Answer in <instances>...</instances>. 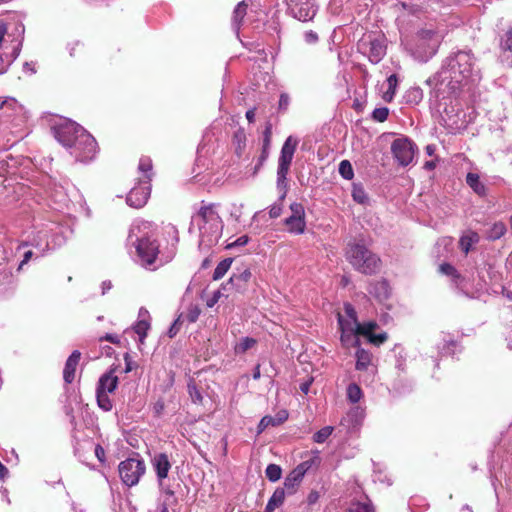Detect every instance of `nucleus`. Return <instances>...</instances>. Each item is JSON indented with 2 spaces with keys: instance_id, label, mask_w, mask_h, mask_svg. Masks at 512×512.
Returning <instances> with one entry per match:
<instances>
[{
  "instance_id": "obj_1",
  "label": "nucleus",
  "mask_w": 512,
  "mask_h": 512,
  "mask_svg": "<svg viewBox=\"0 0 512 512\" xmlns=\"http://www.w3.org/2000/svg\"><path fill=\"white\" fill-rule=\"evenodd\" d=\"M54 137L79 162L91 161L97 153L95 138L83 127L68 119H62L52 127Z\"/></svg>"
},
{
  "instance_id": "obj_2",
  "label": "nucleus",
  "mask_w": 512,
  "mask_h": 512,
  "mask_svg": "<svg viewBox=\"0 0 512 512\" xmlns=\"http://www.w3.org/2000/svg\"><path fill=\"white\" fill-rule=\"evenodd\" d=\"M152 230L153 224L142 220L132 225L128 235V242L135 246L139 263L146 268L155 264L159 253V245L152 239Z\"/></svg>"
},
{
  "instance_id": "obj_3",
  "label": "nucleus",
  "mask_w": 512,
  "mask_h": 512,
  "mask_svg": "<svg viewBox=\"0 0 512 512\" xmlns=\"http://www.w3.org/2000/svg\"><path fill=\"white\" fill-rule=\"evenodd\" d=\"M441 41L440 34H404L401 38L405 49L420 62H426L432 58Z\"/></svg>"
},
{
  "instance_id": "obj_4",
  "label": "nucleus",
  "mask_w": 512,
  "mask_h": 512,
  "mask_svg": "<svg viewBox=\"0 0 512 512\" xmlns=\"http://www.w3.org/2000/svg\"><path fill=\"white\" fill-rule=\"evenodd\" d=\"M198 230L200 233L199 246L210 247L216 243L222 229L221 219L214 204L202 205L197 214Z\"/></svg>"
},
{
  "instance_id": "obj_5",
  "label": "nucleus",
  "mask_w": 512,
  "mask_h": 512,
  "mask_svg": "<svg viewBox=\"0 0 512 512\" xmlns=\"http://www.w3.org/2000/svg\"><path fill=\"white\" fill-rule=\"evenodd\" d=\"M445 73L448 74L447 78H450L451 82L457 84L478 77L474 58L470 52L466 51H459L447 59Z\"/></svg>"
},
{
  "instance_id": "obj_6",
  "label": "nucleus",
  "mask_w": 512,
  "mask_h": 512,
  "mask_svg": "<svg viewBox=\"0 0 512 512\" xmlns=\"http://www.w3.org/2000/svg\"><path fill=\"white\" fill-rule=\"evenodd\" d=\"M346 259L355 270L366 275H373L380 270V258L361 243H349Z\"/></svg>"
},
{
  "instance_id": "obj_7",
  "label": "nucleus",
  "mask_w": 512,
  "mask_h": 512,
  "mask_svg": "<svg viewBox=\"0 0 512 512\" xmlns=\"http://www.w3.org/2000/svg\"><path fill=\"white\" fill-rule=\"evenodd\" d=\"M138 170L143 174L137 186H134L127 195L126 202L133 208H142L148 201L151 193L150 181L152 178V161L149 157L140 158Z\"/></svg>"
},
{
  "instance_id": "obj_8",
  "label": "nucleus",
  "mask_w": 512,
  "mask_h": 512,
  "mask_svg": "<svg viewBox=\"0 0 512 512\" xmlns=\"http://www.w3.org/2000/svg\"><path fill=\"white\" fill-rule=\"evenodd\" d=\"M298 141L293 139L292 136H289L284 142L280 157L278 160V169H277V187L279 190L283 191L281 199H283L286 195L287 190V175L290 169V165L297 147Z\"/></svg>"
},
{
  "instance_id": "obj_9",
  "label": "nucleus",
  "mask_w": 512,
  "mask_h": 512,
  "mask_svg": "<svg viewBox=\"0 0 512 512\" xmlns=\"http://www.w3.org/2000/svg\"><path fill=\"white\" fill-rule=\"evenodd\" d=\"M145 473V463L139 457H131L119 464V475L122 482L132 487L136 485Z\"/></svg>"
},
{
  "instance_id": "obj_10",
  "label": "nucleus",
  "mask_w": 512,
  "mask_h": 512,
  "mask_svg": "<svg viewBox=\"0 0 512 512\" xmlns=\"http://www.w3.org/2000/svg\"><path fill=\"white\" fill-rule=\"evenodd\" d=\"M190 287L191 283L187 286L186 292L183 296L180 312L168 330V336L170 338L175 337L181 330L182 326L188 325L192 322V300L189 295Z\"/></svg>"
},
{
  "instance_id": "obj_11",
  "label": "nucleus",
  "mask_w": 512,
  "mask_h": 512,
  "mask_svg": "<svg viewBox=\"0 0 512 512\" xmlns=\"http://www.w3.org/2000/svg\"><path fill=\"white\" fill-rule=\"evenodd\" d=\"M416 149V145L406 137L395 139L391 145L392 154L401 166H407L413 161Z\"/></svg>"
},
{
  "instance_id": "obj_12",
  "label": "nucleus",
  "mask_w": 512,
  "mask_h": 512,
  "mask_svg": "<svg viewBox=\"0 0 512 512\" xmlns=\"http://www.w3.org/2000/svg\"><path fill=\"white\" fill-rule=\"evenodd\" d=\"M358 48L365 53H368L369 59L372 63H378L386 54V44L384 34L377 38L364 37L359 40Z\"/></svg>"
},
{
  "instance_id": "obj_13",
  "label": "nucleus",
  "mask_w": 512,
  "mask_h": 512,
  "mask_svg": "<svg viewBox=\"0 0 512 512\" xmlns=\"http://www.w3.org/2000/svg\"><path fill=\"white\" fill-rule=\"evenodd\" d=\"M291 215L284 220L288 232L302 234L306 228L305 209L301 203L294 202L290 205Z\"/></svg>"
},
{
  "instance_id": "obj_14",
  "label": "nucleus",
  "mask_w": 512,
  "mask_h": 512,
  "mask_svg": "<svg viewBox=\"0 0 512 512\" xmlns=\"http://www.w3.org/2000/svg\"><path fill=\"white\" fill-rule=\"evenodd\" d=\"M152 465L156 472L158 482H159V487L163 493V496H166V490H170V489L165 485V480H166V478L168 476V472L171 468V464L168 460L167 455L163 454V453L155 455L152 460Z\"/></svg>"
},
{
  "instance_id": "obj_15",
  "label": "nucleus",
  "mask_w": 512,
  "mask_h": 512,
  "mask_svg": "<svg viewBox=\"0 0 512 512\" xmlns=\"http://www.w3.org/2000/svg\"><path fill=\"white\" fill-rule=\"evenodd\" d=\"M4 35L5 34H0V49L2 50V53L0 54V75L4 74L8 70V67L19 56L21 51V40L12 41L11 52L5 51Z\"/></svg>"
},
{
  "instance_id": "obj_16",
  "label": "nucleus",
  "mask_w": 512,
  "mask_h": 512,
  "mask_svg": "<svg viewBox=\"0 0 512 512\" xmlns=\"http://www.w3.org/2000/svg\"><path fill=\"white\" fill-rule=\"evenodd\" d=\"M118 385V377L114 375V370L111 369L104 373L98 381L96 391L103 393H113Z\"/></svg>"
},
{
  "instance_id": "obj_17",
  "label": "nucleus",
  "mask_w": 512,
  "mask_h": 512,
  "mask_svg": "<svg viewBox=\"0 0 512 512\" xmlns=\"http://www.w3.org/2000/svg\"><path fill=\"white\" fill-rule=\"evenodd\" d=\"M251 271L248 268L243 269L239 273H234L229 281L222 285L223 291H230L233 288L240 290L243 288V284L247 283L251 278Z\"/></svg>"
},
{
  "instance_id": "obj_18",
  "label": "nucleus",
  "mask_w": 512,
  "mask_h": 512,
  "mask_svg": "<svg viewBox=\"0 0 512 512\" xmlns=\"http://www.w3.org/2000/svg\"><path fill=\"white\" fill-rule=\"evenodd\" d=\"M81 353L78 350H74L68 357L63 370L64 381L68 384L72 383L75 378L76 367L79 363Z\"/></svg>"
},
{
  "instance_id": "obj_19",
  "label": "nucleus",
  "mask_w": 512,
  "mask_h": 512,
  "mask_svg": "<svg viewBox=\"0 0 512 512\" xmlns=\"http://www.w3.org/2000/svg\"><path fill=\"white\" fill-rule=\"evenodd\" d=\"M287 491L284 488H277L269 499L264 512H273L284 502Z\"/></svg>"
},
{
  "instance_id": "obj_20",
  "label": "nucleus",
  "mask_w": 512,
  "mask_h": 512,
  "mask_svg": "<svg viewBox=\"0 0 512 512\" xmlns=\"http://www.w3.org/2000/svg\"><path fill=\"white\" fill-rule=\"evenodd\" d=\"M303 479V476L300 475V472L295 471L294 469L288 474L284 481V489L287 491V494L291 495L296 491V488L299 486Z\"/></svg>"
},
{
  "instance_id": "obj_21",
  "label": "nucleus",
  "mask_w": 512,
  "mask_h": 512,
  "mask_svg": "<svg viewBox=\"0 0 512 512\" xmlns=\"http://www.w3.org/2000/svg\"><path fill=\"white\" fill-rule=\"evenodd\" d=\"M355 356H356V366H355L356 370H359V371L366 370L371 363V357H372L371 353L358 346Z\"/></svg>"
},
{
  "instance_id": "obj_22",
  "label": "nucleus",
  "mask_w": 512,
  "mask_h": 512,
  "mask_svg": "<svg viewBox=\"0 0 512 512\" xmlns=\"http://www.w3.org/2000/svg\"><path fill=\"white\" fill-rule=\"evenodd\" d=\"M479 241V235L474 231H469L460 238L459 244L461 250L467 255L473 244Z\"/></svg>"
},
{
  "instance_id": "obj_23",
  "label": "nucleus",
  "mask_w": 512,
  "mask_h": 512,
  "mask_svg": "<svg viewBox=\"0 0 512 512\" xmlns=\"http://www.w3.org/2000/svg\"><path fill=\"white\" fill-rule=\"evenodd\" d=\"M466 182L475 193H477L480 196L485 195L486 188L484 184L480 181L479 176L477 174L468 173L466 176Z\"/></svg>"
},
{
  "instance_id": "obj_24",
  "label": "nucleus",
  "mask_w": 512,
  "mask_h": 512,
  "mask_svg": "<svg viewBox=\"0 0 512 512\" xmlns=\"http://www.w3.org/2000/svg\"><path fill=\"white\" fill-rule=\"evenodd\" d=\"M338 324L341 331L358 332L359 322L357 318L344 319L341 314H338Z\"/></svg>"
},
{
  "instance_id": "obj_25",
  "label": "nucleus",
  "mask_w": 512,
  "mask_h": 512,
  "mask_svg": "<svg viewBox=\"0 0 512 512\" xmlns=\"http://www.w3.org/2000/svg\"><path fill=\"white\" fill-rule=\"evenodd\" d=\"M359 333L358 332H347L346 331H341V343L344 347L346 348H349V347H358L360 346V341H359Z\"/></svg>"
},
{
  "instance_id": "obj_26",
  "label": "nucleus",
  "mask_w": 512,
  "mask_h": 512,
  "mask_svg": "<svg viewBox=\"0 0 512 512\" xmlns=\"http://www.w3.org/2000/svg\"><path fill=\"white\" fill-rule=\"evenodd\" d=\"M506 231L507 229L503 222H496L487 231V239L492 241L500 239L506 233Z\"/></svg>"
},
{
  "instance_id": "obj_27",
  "label": "nucleus",
  "mask_w": 512,
  "mask_h": 512,
  "mask_svg": "<svg viewBox=\"0 0 512 512\" xmlns=\"http://www.w3.org/2000/svg\"><path fill=\"white\" fill-rule=\"evenodd\" d=\"M246 135L244 131L238 130L233 135V145L235 146V152L240 156L245 148Z\"/></svg>"
},
{
  "instance_id": "obj_28",
  "label": "nucleus",
  "mask_w": 512,
  "mask_h": 512,
  "mask_svg": "<svg viewBox=\"0 0 512 512\" xmlns=\"http://www.w3.org/2000/svg\"><path fill=\"white\" fill-rule=\"evenodd\" d=\"M232 262H233L232 258H226V259L222 260L214 270L213 279L214 280L221 279L226 274V272L229 270V268L231 267Z\"/></svg>"
},
{
  "instance_id": "obj_29",
  "label": "nucleus",
  "mask_w": 512,
  "mask_h": 512,
  "mask_svg": "<svg viewBox=\"0 0 512 512\" xmlns=\"http://www.w3.org/2000/svg\"><path fill=\"white\" fill-rule=\"evenodd\" d=\"M369 292L379 299H385L388 297V285L385 281L377 282L372 285Z\"/></svg>"
},
{
  "instance_id": "obj_30",
  "label": "nucleus",
  "mask_w": 512,
  "mask_h": 512,
  "mask_svg": "<svg viewBox=\"0 0 512 512\" xmlns=\"http://www.w3.org/2000/svg\"><path fill=\"white\" fill-rule=\"evenodd\" d=\"M388 83V90L384 93V100L390 102L394 95H395V89L398 83V79L395 74H392L387 79Z\"/></svg>"
},
{
  "instance_id": "obj_31",
  "label": "nucleus",
  "mask_w": 512,
  "mask_h": 512,
  "mask_svg": "<svg viewBox=\"0 0 512 512\" xmlns=\"http://www.w3.org/2000/svg\"><path fill=\"white\" fill-rule=\"evenodd\" d=\"M96 398H97L98 406L103 411L108 412V411H110L112 409V407H113L112 401L109 398L108 394L96 391Z\"/></svg>"
},
{
  "instance_id": "obj_32",
  "label": "nucleus",
  "mask_w": 512,
  "mask_h": 512,
  "mask_svg": "<svg viewBox=\"0 0 512 512\" xmlns=\"http://www.w3.org/2000/svg\"><path fill=\"white\" fill-rule=\"evenodd\" d=\"M347 397L352 403L359 402L362 397L361 388L355 383L349 384L347 388Z\"/></svg>"
},
{
  "instance_id": "obj_33",
  "label": "nucleus",
  "mask_w": 512,
  "mask_h": 512,
  "mask_svg": "<svg viewBox=\"0 0 512 512\" xmlns=\"http://www.w3.org/2000/svg\"><path fill=\"white\" fill-rule=\"evenodd\" d=\"M352 197L355 202L359 204H366L368 202V196L360 185H354L352 189Z\"/></svg>"
},
{
  "instance_id": "obj_34",
  "label": "nucleus",
  "mask_w": 512,
  "mask_h": 512,
  "mask_svg": "<svg viewBox=\"0 0 512 512\" xmlns=\"http://www.w3.org/2000/svg\"><path fill=\"white\" fill-rule=\"evenodd\" d=\"M265 473H266V477L270 481L275 482L281 478L282 470H281L280 466H278L276 464H269L266 468Z\"/></svg>"
},
{
  "instance_id": "obj_35",
  "label": "nucleus",
  "mask_w": 512,
  "mask_h": 512,
  "mask_svg": "<svg viewBox=\"0 0 512 512\" xmlns=\"http://www.w3.org/2000/svg\"><path fill=\"white\" fill-rule=\"evenodd\" d=\"M247 7H248V5L244 1H241L236 5V7L233 11L234 23L239 24L242 21V19L244 18V16L247 13Z\"/></svg>"
},
{
  "instance_id": "obj_36",
  "label": "nucleus",
  "mask_w": 512,
  "mask_h": 512,
  "mask_svg": "<svg viewBox=\"0 0 512 512\" xmlns=\"http://www.w3.org/2000/svg\"><path fill=\"white\" fill-rule=\"evenodd\" d=\"M339 173L346 180H350L353 178V176H354L353 168H352L351 163L348 160H343L340 162Z\"/></svg>"
},
{
  "instance_id": "obj_37",
  "label": "nucleus",
  "mask_w": 512,
  "mask_h": 512,
  "mask_svg": "<svg viewBox=\"0 0 512 512\" xmlns=\"http://www.w3.org/2000/svg\"><path fill=\"white\" fill-rule=\"evenodd\" d=\"M149 327V322L144 319L137 321L136 324L134 325L133 329L135 333L139 335L140 342H143V339L146 337Z\"/></svg>"
},
{
  "instance_id": "obj_38",
  "label": "nucleus",
  "mask_w": 512,
  "mask_h": 512,
  "mask_svg": "<svg viewBox=\"0 0 512 512\" xmlns=\"http://www.w3.org/2000/svg\"><path fill=\"white\" fill-rule=\"evenodd\" d=\"M333 427L325 426L313 435V440L316 443H324L327 438L332 434Z\"/></svg>"
},
{
  "instance_id": "obj_39",
  "label": "nucleus",
  "mask_w": 512,
  "mask_h": 512,
  "mask_svg": "<svg viewBox=\"0 0 512 512\" xmlns=\"http://www.w3.org/2000/svg\"><path fill=\"white\" fill-rule=\"evenodd\" d=\"M377 327V323L375 321H369L367 323L359 324L358 333L359 335L369 337L372 335L373 330Z\"/></svg>"
},
{
  "instance_id": "obj_40",
  "label": "nucleus",
  "mask_w": 512,
  "mask_h": 512,
  "mask_svg": "<svg viewBox=\"0 0 512 512\" xmlns=\"http://www.w3.org/2000/svg\"><path fill=\"white\" fill-rule=\"evenodd\" d=\"M175 502L174 492L172 490H166V496L160 503L159 512H169L168 506Z\"/></svg>"
},
{
  "instance_id": "obj_41",
  "label": "nucleus",
  "mask_w": 512,
  "mask_h": 512,
  "mask_svg": "<svg viewBox=\"0 0 512 512\" xmlns=\"http://www.w3.org/2000/svg\"><path fill=\"white\" fill-rule=\"evenodd\" d=\"M271 135H272V125L270 123H268L266 125L265 131H264L262 159L266 158L267 150L269 149V146H270Z\"/></svg>"
},
{
  "instance_id": "obj_42",
  "label": "nucleus",
  "mask_w": 512,
  "mask_h": 512,
  "mask_svg": "<svg viewBox=\"0 0 512 512\" xmlns=\"http://www.w3.org/2000/svg\"><path fill=\"white\" fill-rule=\"evenodd\" d=\"M319 461V457L315 456L314 458H311L309 460L303 461L300 463L296 468H294L295 471L300 472V475L304 477L305 473L312 467V465Z\"/></svg>"
},
{
  "instance_id": "obj_43",
  "label": "nucleus",
  "mask_w": 512,
  "mask_h": 512,
  "mask_svg": "<svg viewBox=\"0 0 512 512\" xmlns=\"http://www.w3.org/2000/svg\"><path fill=\"white\" fill-rule=\"evenodd\" d=\"M10 22H12V32H24L25 26L22 23L21 16L18 14H13L9 17Z\"/></svg>"
},
{
  "instance_id": "obj_44",
  "label": "nucleus",
  "mask_w": 512,
  "mask_h": 512,
  "mask_svg": "<svg viewBox=\"0 0 512 512\" xmlns=\"http://www.w3.org/2000/svg\"><path fill=\"white\" fill-rule=\"evenodd\" d=\"M86 445L90 450H94L95 456L101 463L105 461V450L100 444L93 445L91 441H87Z\"/></svg>"
},
{
  "instance_id": "obj_45",
  "label": "nucleus",
  "mask_w": 512,
  "mask_h": 512,
  "mask_svg": "<svg viewBox=\"0 0 512 512\" xmlns=\"http://www.w3.org/2000/svg\"><path fill=\"white\" fill-rule=\"evenodd\" d=\"M389 115V109L387 107H380L374 109L372 118L378 122H384Z\"/></svg>"
},
{
  "instance_id": "obj_46",
  "label": "nucleus",
  "mask_w": 512,
  "mask_h": 512,
  "mask_svg": "<svg viewBox=\"0 0 512 512\" xmlns=\"http://www.w3.org/2000/svg\"><path fill=\"white\" fill-rule=\"evenodd\" d=\"M348 512H371V508L368 503L352 502Z\"/></svg>"
},
{
  "instance_id": "obj_47",
  "label": "nucleus",
  "mask_w": 512,
  "mask_h": 512,
  "mask_svg": "<svg viewBox=\"0 0 512 512\" xmlns=\"http://www.w3.org/2000/svg\"><path fill=\"white\" fill-rule=\"evenodd\" d=\"M256 341L253 338H244L242 339L236 346V350L238 352H245L248 349L252 348Z\"/></svg>"
},
{
  "instance_id": "obj_48",
  "label": "nucleus",
  "mask_w": 512,
  "mask_h": 512,
  "mask_svg": "<svg viewBox=\"0 0 512 512\" xmlns=\"http://www.w3.org/2000/svg\"><path fill=\"white\" fill-rule=\"evenodd\" d=\"M269 426H277L272 416H264L258 424V433H262Z\"/></svg>"
},
{
  "instance_id": "obj_49",
  "label": "nucleus",
  "mask_w": 512,
  "mask_h": 512,
  "mask_svg": "<svg viewBox=\"0 0 512 512\" xmlns=\"http://www.w3.org/2000/svg\"><path fill=\"white\" fill-rule=\"evenodd\" d=\"M388 339L387 333L374 334L368 337V341L376 346L383 344Z\"/></svg>"
},
{
  "instance_id": "obj_50",
  "label": "nucleus",
  "mask_w": 512,
  "mask_h": 512,
  "mask_svg": "<svg viewBox=\"0 0 512 512\" xmlns=\"http://www.w3.org/2000/svg\"><path fill=\"white\" fill-rule=\"evenodd\" d=\"M500 46L504 51H512V34H503L500 38Z\"/></svg>"
},
{
  "instance_id": "obj_51",
  "label": "nucleus",
  "mask_w": 512,
  "mask_h": 512,
  "mask_svg": "<svg viewBox=\"0 0 512 512\" xmlns=\"http://www.w3.org/2000/svg\"><path fill=\"white\" fill-rule=\"evenodd\" d=\"M4 48H5V51L7 52H11V47H12V44L11 42L14 41V40H21V42L23 41V38L20 37V35H18L17 37H15V34H6L4 35Z\"/></svg>"
},
{
  "instance_id": "obj_52",
  "label": "nucleus",
  "mask_w": 512,
  "mask_h": 512,
  "mask_svg": "<svg viewBox=\"0 0 512 512\" xmlns=\"http://www.w3.org/2000/svg\"><path fill=\"white\" fill-rule=\"evenodd\" d=\"M290 104V97L286 93H281L278 103V109L280 111H286Z\"/></svg>"
},
{
  "instance_id": "obj_53",
  "label": "nucleus",
  "mask_w": 512,
  "mask_h": 512,
  "mask_svg": "<svg viewBox=\"0 0 512 512\" xmlns=\"http://www.w3.org/2000/svg\"><path fill=\"white\" fill-rule=\"evenodd\" d=\"M439 271L442 273V274H445V275H448V276H457V271L456 269L448 264V263H443L439 266Z\"/></svg>"
},
{
  "instance_id": "obj_54",
  "label": "nucleus",
  "mask_w": 512,
  "mask_h": 512,
  "mask_svg": "<svg viewBox=\"0 0 512 512\" xmlns=\"http://www.w3.org/2000/svg\"><path fill=\"white\" fill-rule=\"evenodd\" d=\"M249 242V237L247 235H242L240 237H238L235 241L229 243L227 245V248L228 249H232L234 247H240V246H244L246 245L247 243Z\"/></svg>"
},
{
  "instance_id": "obj_55",
  "label": "nucleus",
  "mask_w": 512,
  "mask_h": 512,
  "mask_svg": "<svg viewBox=\"0 0 512 512\" xmlns=\"http://www.w3.org/2000/svg\"><path fill=\"white\" fill-rule=\"evenodd\" d=\"M124 361H125V372L126 373L131 372L136 367V364H135V362L132 361L129 353L124 354Z\"/></svg>"
},
{
  "instance_id": "obj_56",
  "label": "nucleus",
  "mask_w": 512,
  "mask_h": 512,
  "mask_svg": "<svg viewBox=\"0 0 512 512\" xmlns=\"http://www.w3.org/2000/svg\"><path fill=\"white\" fill-rule=\"evenodd\" d=\"M273 418L278 426L287 420L288 412L286 410H280Z\"/></svg>"
},
{
  "instance_id": "obj_57",
  "label": "nucleus",
  "mask_w": 512,
  "mask_h": 512,
  "mask_svg": "<svg viewBox=\"0 0 512 512\" xmlns=\"http://www.w3.org/2000/svg\"><path fill=\"white\" fill-rule=\"evenodd\" d=\"M282 208L280 205L274 204L269 211L271 218H277L281 215Z\"/></svg>"
},
{
  "instance_id": "obj_58",
  "label": "nucleus",
  "mask_w": 512,
  "mask_h": 512,
  "mask_svg": "<svg viewBox=\"0 0 512 512\" xmlns=\"http://www.w3.org/2000/svg\"><path fill=\"white\" fill-rule=\"evenodd\" d=\"M344 309L348 319L357 318L356 311L351 304L346 303Z\"/></svg>"
},
{
  "instance_id": "obj_59",
  "label": "nucleus",
  "mask_w": 512,
  "mask_h": 512,
  "mask_svg": "<svg viewBox=\"0 0 512 512\" xmlns=\"http://www.w3.org/2000/svg\"><path fill=\"white\" fill-rule=\"evenodd\" d=\"M100 340H105L113 344H118L120 342L119 336L115 334H106L105 336L101 337Z\"/></svg>"
},
{
  "instance_id": "obj_60",
  "label": "nucleus",
  "mask_w": 512,
  "mask_h": 512,
  "mask_svg": "<svg viewBox=\"0 0 512 512\" xmlns=\"http://www.w3.org/2000/svg\"><path fill=\"white\" fill-rule=\"evenodd\" d=\"M12 29V22L8 18L7 21L0 19V32H8V30Z\"/></svg>"
},
{
  "instance_id": "obj_61",
  "label": "nucleus",
  "mask_w": 512,
  "mask_h": 512,
  "mask_svg": "<svg viewBox=\"0 0 512 512\" xmlns=\"http://www.w3.org/2000/svg\"><path fill=\"white\" fill-rule=\"evenodd\" d=\"M222 288L217 290L215 293H214V296L213 298L208 302V306L209 307H212L218 300L221 296H224V293L222 292Z\"/></svg>"
},
{
  "instance_id": "obj_62",
  "label": "nucleus",
  "mask_w": 512,
  "mask_h": 512,
  "mask_svg": "<svg viewBox=\"0 0 512 512\" xmlns=\"http://www.w3.org/2000/svg\"><path fill=\"white\" fill-rule=\"evenodd\" d=\"M313 382V378H310L308 379L307 381L303 382L300 384V390L304 393V394H307L309 392V389H310V386Z\"/></svg>"
},
{
  "instance_id": "obj_63",
  "label": "nucleus",
  "mask_w": 512,
  "mask_h": 512,
  "mask_svg": "<svg viewBox=\"0 0 512 512\" xmlns=\"http://www.w3.org/2000/svg\"><path fill=\"white\" fill-rule=\"evenodd\" d=\"M32 256H33V252L32 251H30V250L26 251L24 253V255H23V259H22V261H21V263H20V265L18 267V270H20L23 267L24 264L28 263L29 260L32 258Z\"/></svg>"
},
{
  "instance_id": "obj_64",
  "label": "nucleus",
  "mask_w": 512,
  "mask_h": 512,
  "mask_svg": "<svg viewBox=\"0 0 512 512\" xmlns=\"http://www.w3.org/2000/svg\"><path fill=\"white\" fill-rule=\"evenodd\" d=\"M101 288H102V294L103 295L106 294L112 288L111 281H109V280L103 281Z\"/></svg>"
}]
</instances>
